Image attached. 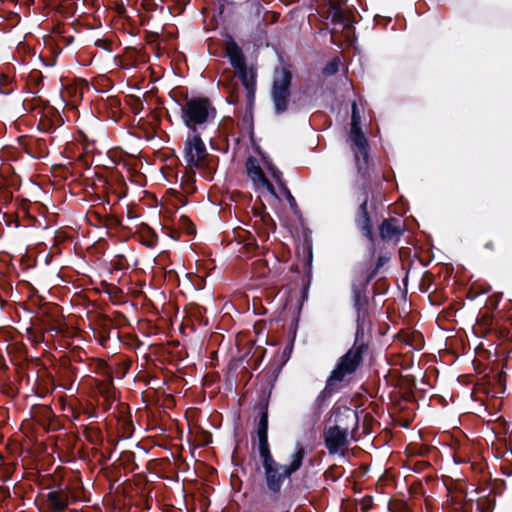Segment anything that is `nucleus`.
Listing matches in <instances>:
<instances>
[{
  "mask_svg": "<svg viewBox=\"0 0 512 512\" xmlns=\"http://www.w3.org/2000/svg\"><path fill=\"white\" fill-rule=\"evenodd\" d=\"M215 118L216 109L206 98L188 99L181 108V119L189 132L204 133Z\"/></svg>",
  "mask_w": 512,
  "mask_h": 512,
  "instance_id": "nucleus-1",
  "label": "nucleus"
},
{
  "mask_svg": "<svg viewBox=\"0 0 512 512\" xmlns=\"http://www.w3.org/2000/svg\"><path fill=\"white\" fill-rule=\"evenodd\" d=\"M367 345L354 344L343 356H341L327 379V386L332 387L342 382L347 376L356 372L360 366L363 355L367 352Z\"/></svg>",
  "mask_w": 512,
  "mask_h": 512,
  "instance_id": "nucleus-2",
  "label": "nucleus"
},
{
  "mask_svg": "<svg viewBox=\"0 0 512 512\" xmlns=\"http://www.w3.org/2000/svg\"><path fill=\"white\" fill-rule=\"evenodd\" d=\"M291 80L292 75L287 68L281 67L275 69L272 85V99L277 113H283L287 109Z\"/></svg>",
  "mask_w": 512,
  "mask_h": 512,
  "instance_id": "nucleus-3",
  "label": "nucleus"
},
{
  "mask_svg": "<svg viewBox=\"0 0 512 512\" xmlns=\"http://www.w3.org/2000/svg\"><path fill=\"white\" fill-rule=\"evenodd\" d=\"M202 134L189 132L184 142L183 159L190 169L201 168L206 162L208 152Z\"/></svg>",
  "mask_w": 512,
  "mask_h": 512,
  "instance_id": "nucleus-4",
  "label": "nucleus"
},
{
  "mask_svg": "<svg viewBox=\"0 0 512 512\" xmlns=\"http://www.w3.org/2000/svg\"><path fill=\"white\" fill-rule=\"evenodd\" d=\"M246 170L251 179L255 190L269 203L279 201L273 185L265 176L262 168L259 166L257 159L250 157L246 162Z\"/></svg>",
  "mask_w": 512,
  "mask_h": 512,
  "instance_id": "nucleus-5",
  "label": "nucleus"
},
{
  "mask_svg": "<svg viewBox=\"0 0 512 512\" xmlns=\"http://www.w3.org/2000/svg\"><path fill=\"white\" fill-rule=\"evenodd\" d=\"M259 456L264 468L266 486L273 495H277L281 490L283 482L285 479L289 478L291 474H287L286 471H283L284 466L273 459L271 452L260 454Z\"/></svg>",
  "mask_w": 512,
  "mask_h": 512,
  "instance_id": "nucleus-6",
  "label": "nucleus"
},
{
  "mask_svg": "<svg viewBox=\"0 0 512 512\" xmlns=\"http://www.w3.org/2000/svg\"><path fill=\"white\" fill-rule=\"evenodd\" d=\"M348 428H340L338 425L330 427L325 432V445L330 454H338L348 446Z\"/></svg>",
  "mask_w": 512,
  "mask_h": 512,
  "instance_id": "nucleus-7",
  "label": "nucleus"
},
{
  "mask_svg": "<svg viewBox=\"0 0 512 512\" xmlns=\"http://www.w3.org/2000/svg\"><path fill=\"white\" fill-rule=\"evenodd\" d=\"M46 502L53 512H64L70 502V493L66 490H54L46 494Z\"/></svg>",
  "mask_w": 512,
  "mask_h": 512,
  "instance_id": "nucleus-8",
  "label": "nucleus"
},
{
  "mask_svg": "<svg viewBox=\"0 0 512 512\" xmlns=\"http://www.w3.org/2000/svg\"><path fill=\"white\" fill-rule=\"evenodd\" d=\"M350 139L354 145L353 149L356 159L358 160L359 155H361L363 159L366 160L368 158V141L361 127L350 128Z\"/></svg>",
  "mask_w": 512,
  "mask_h": 512,
  "instance_id": "nucleus-9",
  "label": "nucleus"
},
{
  "mask_svg": "<svg viewBox=\"0 0 512 512\" xmlns=\"http://www.w3.org/2000/svg\"><path fill=\"white\" fill-rule=\"evenodd\" d=\"M258 451L260 454L270 452L268 444V416L266 412H262L257 425Z\"/></svg>",
  "mask_w": 512,
  "mask_h": 512,
  "instance_id": "nucleus-10",
  "label": "nucleus"
},
{
  "mask_svg": "<svg viewBox=\"0 0 512 512\" xmlns=\"http://www.w3.org/2000/svg\"><path fill=\"white\" fill-rule=\"evenodd\" d=\"M402 226L397 219L389 218L383 221L380 226V235L383 239H393L400 236Z\"/></svg>",
  "mask_w": 512,
  "mask_h": 512,
  "instance_id": "nucleus-11",
  "label": "nucleus"
},
{
  "mask_svg": "<svg viewBox=\"0 0 512 512\" xmlns=\"http://www.w3.org/2000/svg\"><path fill=\"white\" fill-rule=\"evenodd\" d=\"M265 168L268 174L271 176V178L275 180V182L279 185L280 189L285 194L291 208H294L296 206V201L292 194L290 193V191L287 189V187L284 186L281 179V172L270 162H265Z\"/></svg>",
  "mask_w": 512,
  "mask_h": 512,
  "instance_id": "nucleus-12",
  "label": "nucleus"
},
{
  "mask_svg": "<svg viewBox=\"0 0 512 512\" xmlns=\"http://www.w3.org/2000/svg\"><path fill=\"white\" fill-rule=\"evenodd\" d=\"M357 227L359 230L371 241H373V232L372 226L370 223V218L367 212V203L364 202L361 204L359 209V217L356 221Z\"/></svg>",
  "mask_w": 512,
  "mask_h": 512,
  "instance_id": "nucleus-13",
  "label": "nucleus"
},
{
  "mask_svg": "<svg viewBox=\"0 0 512 512\" xmlns=\"http://www.w3.org/2000/svg\"><path fill=\"white\" fill-rule=\"evenodd\" d=\"M304 456L305 449L303 445L300 442L296 443L294 453L291 455V461L288 465H284L283 471H286L287 474H293L298 471L302 465Z\"/></svg>",
  "mask_w": 512,
  "mask_h": 512,
  "instance_id": "nucleus-14",
  "label": "nucleus"
},
{
  "mask_svg": "<svg viewBox=\"0 0 512 512\" xmlns=\"http://www.w3.org/2000/svg\"><path fill=\"white\" fill-rule=\"evenodd\" d=\"M226 54H227L230 64L235 69L238 67H242L244 64H246L242 50L236 43L230 42L227 44Z\"/></svg>",
  "mask_w": 512,
  "mask_h": 512,
  "instance_id": "nucleus-15",
  "label": "nucleus"
},
{
  "mask_svg": "<svg viewBox=\"0 0 512 512\" xmlns=\"http://www.w3.org/2000/svg\"><path fill=\"white\" fill-rule=\"evenodd\" d=\"M249 95H253L255 89V75L248 70L246 64L235 69Z\"/></svg>",
  "mask_w": 512,
  "mask_h": 512,
  "instance_id": "nucleus-16",
  "label": "nucleus"
},
{
  "mask_svg": "<svg viewBox=\"0 0 512 512\" xmlns=\"http://www.w3.org/2000/svg\"><path fill=\"white\" fill-rule=\"evenodd\" d=\"M331 18H332L333 22H337V23L343 24L344 26H348L349 25V21H348L347 17L338 8H333V11L331 13Z\"/></svg>",
  "mask_w": 512,
  "mask_h": 512,
  "instance_id": "nucleus-17",
  "label": "nucleus"
},
{
  "mask_svg": "<svg viewBox=\"0 0 512 512\" xmlns=\"http://www.w3.org/2000/svg\"><path fill=\"white\" fill-rule=\"evenodd\" d=\"M354 305L358 311V314H360L361 310H364L366 305V299L362 298L361 292L358 289H354Z\"/></svg>",
  "mask_w": 512,
  "mask_h": 512,
  "instance_id": "nucleus-18",
  "label": "nucleus"
},
{
  "mask_svg": "<svg viewBox=\"0 0 512 512\" xmlns=\"http://www.w3.org/2000/svg\"><path fill=\"white\" fill-rule=\"evenodd\" d=\"M361 117L357 109L356 102L352 103L351 128L360 127Z\"/></svg>",
  "mask_w": 512,
  "mask_h": 512,
  "instance_id": "nucleus-19",
  "label": "nucleus"
},
{
  "mask_svg": "<svg viewBox=\"0 0 512 512\" xmlns=\"http://www.w3.org/2000/svg\"><path fill=\"white\" fill-rule=\"evenodd\" d=\"M338 67H339V59L334 58L326 65V67L323 69V72L327 75H332L338 71Z\"/></svg>",
  "mask_w": 512,
  "mask_h": 512,
  "instance_id": "nucleus-20",
  "label": "nucleus"
},
{
  "mask_svg": "<svg viewBox=\"0 0 512 512\" xmlns=\"http://www.w3.org/2000/svg\"><path fill=\"white\" fill-rule=\"evenodd\" d=\"M386 261V259L384 257H380L379 260H378V263H377V267L375 268V270L368 276L367 278V282H369L377 273V270L380 266H382L384 264V262Z\"/></svg>",
  "mask_w": 512,
  "mask_h": 512,
  "instance_id": "nucleus-21",
  "label": "nucleus"
},
{
  "mask_svg": "<svg viewBox=\"0 0 512 512\" xmlns=\"http://www.w3.org/2000/svg\"><path fill=\"white\" fill-rule=\"evenodd\" d=\"M346 412H347V416L346 417L347 418H351V420H353V422H356V414L353 411L349 410V409H347Z\"/></svg>",
  "mask_w": 512,
  "mask_h": 512,
  "instance_id": "nucleus-22",
  "label": "nucleus"
},
{
  "mask_svg": "<svg viewBox=\"0 0 512 512\" xmlns=\"http://www.w3.org/2000/svg\"><path fill=\"white\" fill-rule=\"evenodd\" d=\"M3 462V456L2 454L0 453V464Z\"/></svg>",
  "mask_w": 512,
  "mask_h": 512,
  "instance_id": "nucleus-23",
  "label": "nucleus"
},
{
  "mask_svg": "<svg viewBox=\"0 0 512 512\" xmlns=\"http://www.w3.org/2000/svg\"><path fill=\"white\" fill-rule=\"evenodd\" d=\"M399 512H410L408 509H403L402 511H399Z\"/></svg>",
  "mask_w": 512,
  "mask_h": 512,
  "instance_id": "nucleus-24",
  "label": "nucleus"
}]
</instances>
